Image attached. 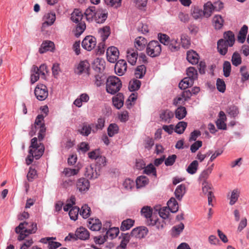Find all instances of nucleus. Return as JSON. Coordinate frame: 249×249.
Returning <instances> with one entry per match:
<instances>
[{
    "instance_id": "obj_22",
    "label": "nucleus",
    "mask_w": 249,
    "mask_h": 249,
    "mask_svg": "<svg viewBox=\"0 0 249 249\" xmlns=\"http://www.w3.org/2000/svg\"><path fill=\"white\" fill-rule=\"evenodd\" d=\"M89 68V64L87 60L80 61L78 64L75 71L76 73L80 74L83 72H87Z\"/></svg>"
},
{
    "instance_id": "obj_9",
    "label": "nucleus",
    "mask_w": 249,
    "mask_h": 249,
    "mask_svg": "<svg viewBox=\"0 0 249 249\" xmlns=\"http://www.w3.org/2000/svg\"><path fill=\"white\" fill-rule=\"evenodd\" d=\"M96 45V39L92 36H87L82 42V47L90 51L95 48Z\"/></svg>"
},
{
    "instance_id": "obj_5",
    "label": "nucleus",
    "mask_w": 249,
    "mask_h": 249,
    "mask_svg": "<svg viewBox=\"0 0 249 249\" xmlns=\"http://www.w3.org/2000/svg\"><path fill=\"white\" fill-rule=\"evenodd\" d=\"M122 87L120 79L115 76H110L108 77L106 82V90L107 92L114 94L118 92Z\"/></svg>"
},
{
    "instance_id": "obj_32",
    "label": "nucleus",
    "mask_w": 249,
    "mask_h": 249,
    "mask_svg": "<svg viewBox=\"0 0 249 249\" xmlns=\"http://www.w3.org/2000/svg\"><path fill=\"white\" fill-rule=\"evenodd\" d=\"M138 53L133 50H128L127 51V58L128 63L132 65L136 64L137 58Z\"/></svg>"
},
{
    "instance_id": "obj_47",
    "label": "nucleus",
    "mask_w": 249,
    "mask_h": 249,
    "mask_svg": "<svg viewBox=\"0 0 249 249\" xmlns=\"http://www.w3.org/2000/svg\"><path fill=\"white\" fill-rule=\"evenodd\" d=\"M180 41L182 47L185 49H188L191 45L189 37L186 34H182L180 36Z\"/></svg>"
},
{
    "instance_id": "obj_4",
    "label": "nucleus",
    "mask_w": 249,
    "mask_h": 249,
    "mask_svg": "<svg viewBox=\"0 0 249 249\" xmlns=\"http://www.w3.org/2000/svg\"><path fill=\"white\" fill-rule=\"evenodd\" d=\"M36 127L39 128V132L38 133V142H40L43 139L46 131V128L44 123V117L42 115H38L36 119L34 124L32 125L31 130L29 133L31 137L35 134L34 128L36 129Z\"/></svg>"
},
{
    "instance_id": "obj_31",
    "label": "nucleus",
    "mask_w": 249,
    "mask_h": 249,
    "mask_svg": "<svg viewBox=\"0 0 249 249\" xmlns=\"http://www.w3.org/2000/svg\"><path fill=\"white\" fill-rule=\"evenodd\" d=\"M185 193L186 187L185 185L183 184L178 185L174 193L176 197L178 200H181Z\"/></svg>"
},
{
    "instance_id": "obj_35",
    "label": "nucleus",
    "mask_w": 249,
    "mask_h": 249,
    "mask_svg": "<svg viewBox=\"0 0 249 249\" xmlns=\"http://www.w3.org/2000/svg\"><path fill=\"white\" fill-rule=\"evenodd\" d=\"M98 33L103 41H106L110 34V29L109 26H106L98 30Z\"/></svg>"
},
{
    "instance_id": "obj_3",
    "label": "nucleus",
    "mask_w": 249,
    "mask_h": 249,
    "mask_svg": "<svg viewBox=\"0 0 249 249\" xmlns=\"http://www.w3.org/2000/svg\"><path fill=\"white\" fill-rule=\"evenodd\" d=\"M158 37L160 42L168 46V49L172 52L178 51L180 48V43L177 38L170 37L165 34H159Z\"/></svg>"
},
{
    "instance_id": "obj_58",
    "label": "nucleus",
    "mask_w": 249,
    "mask_h": 249,
    "mask_svg": "<svg viewBox=\"0 0 249 249\" xmlns=\"http://www.w3.org/2000/svg\"><path fill=\"white\" fill-rule=\"evenodd\" d=\"M78 172V169L65 168L62 172V175H64L65 177H70L77 175Z\"/></svg>"
},
{
    "instance_id": "obj_55",
    "label": "nucleus",
    "mask_w": 249,
    "mask_h": 249,
    "mask_svg": "<svg viewBox=\"0 0 249 249\" xmlns=\"http://www.w3.org/2000/svg\"><path fill=\"white\" fill-rule=\"evenodd\" d=\"M146 72V67L144 65L137 67L135 72V75L137 78H142Z\"/></svg>"
},
{
    "instance_id": "obj_61",
    "label": "nucleus",
    "mask_w": 249,
    "mask_h": 249,
    "mask_svg": "<svg viewBox=\"0 0 249 249\" xmlns=\"http://www.w3.org/2000/svg\"><path fill=\"white\" fill-rule=\"evenodd\" d=\"M170 212L167 207H163L159 210V213L162 219H166L168 218Z\"/></svg>"
},
{
    "instance_id": "obj_15",
    "label": "nucleus",
    "mask_w": 249,
    "mask_h": 249,
    "mask_svg": "<svg viewBox=\"0 0 249 249\" xmlns=\"http://www.w3.org/2000/svg\"><path fill=\"white\" fill-rule=\"evenodd\" d=\"M127 69V63L123 59L119 60L115 65V71L119 76L124 75Z\"/></svg>"
},
{
    "instance_id": "obj_18",
    "label": "nucleus",
    "mask_w": 249,
    "mask_h": 249,
    "mask_svg": "<svg viewBox=\"0 0 249 249\" xmlns=\"http://www.w3.org/2000/svg\"><path fill=\"white\" fill-rule=\"evenodd\" d=\"M87 226L92 231H98L102 227V223L98 219L90 218L88 221Z\"/></svg>"
},
{
    "instance_id": "obj_60",
    "label": "nucleus",
    "mask_w": 249,
    "mask_h": 249,
    "mask_svg": "<svg viewBox=\"0 0 249 249\" xmlns=\"http://www.w3.org/2000/svg\"><path fill=\"white\" fill-rule=\"evenodd\" d=\"M90 208L86 204L83 205L79 211V214L84 218H88L90 215Z\"/></svg>"
},
{
    "instance_id": "obj_39",
    "label": "nucleus",
    "mask_w": 249,
    "mask_h": 249,
    "mask_svg": "<svg viewBox=\"0 0 249 249\" xmlns=\"http://www.w3.org/2000/svg\"><path fill=\"white\" fill-rule=\"evenodd\" d=\"M187 114V110L185 107L180 106L178 107L175 112V115L176 118L178 120L183 119Z\"/></svg>"
},
{
    "instance_id": "obj_27",
    "label": "nucleus",
    "mask_w": 249,
    "mask_h": 249,
    "mask_svg": "<svg viewBox=\"0 0 249 249\" xmlns=\"http://www.w3.org/2000/svg\"><path fill=\"white\" fill-rule=\"evenodd\" d=\"M97 9V8L95 6H92L89 7L86 10L84 14L86 19L88 21L91 22L94 20Z\"/></svg>"
},
{
    "instance_id": "obj_19",
    "label": "nucleus",
    "mask_w": 249,
    "mask_h": 249,
    "mask_svg": "<svg viewBox=\"0 0 249 249\" xmlns=\"http://www.w3.org/2000/svg\"><path fill=\"white\" fill-rule=\"evenodd\" d=\"M217 49L218 52L222 55H225L228 52V48L232 46H229L223 39H219L217 42Z\"/></svg>"
},
{
    "instance_id": "obj_64",
    "label": "nucleus",
    "mask_w": 249,
    "mask_h": 249,
    "mask_svg": "<svg viewBox=\"0 0 249 249\" xmlns=\"http://www.w3.org/2000/svg\"><path fill=\"white\" fill-rule=\"evenodd\" d=\"M105 3L108 6L118 8L121 5L122 0H104Z\"/></svg>"
},
{
    "instance_id": "obj_21",
    "label": "nucleus",
    "mask_w": 249,
    "mask_h": 249,
    "mask_svg": "<svg viewBox=\"0 0 249 249\" xmlns=\"http://www.w3.org/2000/svg\"><path fill=\"white\" fill-rule=\"evenodd\" d=\"M54 49V44L51 41H45L43 42L39 49V52L43 53L47 51H53Z\"/></svg>"
},
{
    "instance_id": "obj_16",
    "label": "nucleus",
    "mask_w": 249,
    "mask_h": 249,
    "mask_svg": "<svg viewBox=\"0 0 249 249\" xmlns=\"http://www.w3.org/2000/svg\"><path fill=\"white\" fill-rule=\"evenodd\" d=\"M215 10H217L216 7L210 1H208L204 4L203 10H202L204 17L207 18L210 17L213 13Z\"/></svg>"
},
{
    "instance_id": "obj_25",
    "label": "nucleus",
    "mask_w": 249,
    "mask_h": 249,
    "mask_svg": "<svg viewBox=\"0 0 249 249\" xmlns=\"http://www.w3.org/2000/svg\"><path fill=\"white\" fill-rule=\"evenodd\" d=\"M89 97L87 93L81 94L73 102V104L78 107H82L83 103H87Z\"/></svg>"
},
{
    "instance_id": "obj_59",
    "label": "nucleus",
    "mask_w": 249,
    "mask_h": 249,
    "mask_svg": "<svg viewBox=\"0 0 249 249\" xmlns=\"http://www.w3.org/2000/svg\"><path fill=\"white\" fill-rule=\"evenodd\" d=\"M144 172L147 175H152L155 177H156L157 176L156 168L152 163L148 164L145 167Z\"/></svg>"
},
{
    "instance_id": "obj_23",
    "label": "nucleus",
    "mask_w": 249,
    "mask_h": 249,
    "mask_svg": "<svg viewBox=\"0 0 249 249\" xmlns=\"http://www.w3.org/2000/svg\"><path fill=\"white\" fill-rule=\"evenodd\" d=\"M186 58L189 63L194 65L197 64L198 62L199 56L196 52L193 50H189L187 52Z\"/></svg>"
},
{
    "instance_id": "obj_49",
    "label": "nucleus",
    "mask_w": 249,
    "mask_h": 249,
    "mask_svg": "<svg viewBox=\"0 0 249 249\" xmlns=\"http://www.w3.org/2000/svg\"><path fill=\"white\" fill-rule=\"evenodd\" d=\"M231 61L233 66H238L242 63L241 55L237 52H235L231 56Z\"/></svg>"
},
{
    "instance_id": "obj_14",
    "label": "nucleus",
    "mask_w": 249,
    "mask_h": 249,
    "mask_svg": "<svg viewBox=\"0 0 249 249\" xmlns=\"http://www.w3.org/2000/svg\"><path fill=\"white\" fill-rule=\"evenodd\" d=\"M107 17V12L102 8H97L94 20L96 23H102L105 21Z\"/></svg>"
},
{
    "instance_id": "obj_45",
    "label": "nucleus",
    "mask_w": 249,
    "mask_h": 249,
    "mask_svg": "<svg viewBox=\"0 0 249 249\" xmlns=\"http://www.w3.org/2000/svg\"><path fill=\"white\" fill-rule=\"evenodd\" d=\"M213 25L216 29H220L222 27L224 20L220 15H215L213 18Z\"/></svg>"
},
{
    "instance_id": "obj_28",
    "label": "nucleus",
    "mask_w": 249,
    "mask_h": 249,
    "mask_svg": "<svg viewBox=\"0 0 249 249\" xmlns=\"http://www.w3.org/2000/svg\"><path fill=\"white\" fill-rule=\"evenodd\" d=\"M164 220V219H163L157 218L155 216L152 217L150 220V222H149L148 224L149 225L155 226L158 229L161 230L162 229L165 225Z\"/></svg>"
},
{
    "instance_id": "obj_50",
    "label": "nucleus",
    "mask_w": 249,
    "mask_h": 249,
    "mask_svg": "<svg viewBox=\"0 0 249 249\" xmlns=\"http://www.w3.org/2000/svg\"><path fill=\"white\" fill-rule=\"evenodd\" d=\"M198 166V161L196 160L193 161L186 169V171L191 175L195 174L197 169Z\"/></svg>"
},
{
    "instance_id": "obj_8",
    "label": "nucleus",
    "mask_w": 249,
    "mask_h": 249,
    "mask_svg": "<svg viewBox=\"0 0 249 249\" xmlns=\"http://www.w3.org/2000/svg\"><path fill=\"white\" fill-rule=\"evenodd\" d=\"M84 175L89 179H96L100 176V170L95 165H88L85 168Z\"/></svg>"
},
{
    "instance_id": "obj_42",
    "label": "nucleus",
    "mask_w": 249,
    "mask_h": 249,
    "mask_svg": "<svg viewBox=\"0 0 249 249\" xmlns=\"http://www.w3.org/2000/svg\"><path fill=\"white\" fill-rule=\"evenodd\" d=\"M40 74L38 72V67L34 66L31 70V82L32 84H34L36 82L39 78Z\"/></svg>"
},
{
    "instance_id": "obj_54",
    "label": "nucleus",
    "mask_w": 249,
    "mask_h": 249,
    "mask_svg": "<svg viewBox=\"0 0 249 249\" xmlns=\"http://www.w3.org/2000/svg\"><path fill=\"white\" fill-rule=\"evenodd\" d=\"M141 82L137 79H134L130 81L128 88L131 91L137 90L140 88Z\"/></svg>"
},
{
    "instance_id": "obj_6",
    "label": "nucleus",
    "mask_w": 249,
    "mask_h": 249,
    "mask_svg": "<svg viewBox=\"0 0 249 249\" xmlns=\"http://www.w3.org/2000/svg\"><path fill=\"white\" fill-rule=\"evenodd\" d=\"M161 52V46L158 41H151L147 45L146 52L151 57L159 56Z\"/></svg>"
},
{
    "instance_id": "obj_26",
    "label": "nucleus",
    "mask_w": 249,
    "mask_h": 249,
    "mask_svg": "<svg viewBox=\"0 0 249 249\" xmlns=\"http://www.w3.org/2000/svg\"><path fill=\"white\" fill-rule=\"evenodd\" d=\"M75 235L77 238L84 240L88 239L89 236L88 230L83 227L78 228L75 231Z\"/></svg>"
},
{
    "instance_id": "obj_38",
    "label": "nucleus",
    "mask_w": 249,
    "mask_h": 249,
    "mask_svg": "<svg viewBox=\"0 0 249 249\" xmlns=\"http://www.w3.org/2000/svg\"><path fill=\"white\" fill-rule=\"evenodd\" d=\"M142 215L147 219V222H150V220L152 217V210L148 206L143 207L141 210Z\"/></svg>"
},
{
    "instance_id": "obj_2",
    "label": "nucleus",
    "mask_w": 249,
    "mask_h": 249,
    "mask_svg": "<svg viewBox=\"0 0 249 249\" xmlns=\"http://www.w3.org/2000/svg\"><path fill=\"white\" fill-rule=\"evenodd\" d=\"M37 230V224L33 222L20 223L18 226L15 229V231L19 233L18 240H23L29 234L35 233Z\"/></svg>"
},
{
    "instance_id": "obj_48",
    "label": "nucleus",
    "mask_w": 249,
    "mask_h": 249,
    "mask_svg": "<svg viewBox=\"0 0 249 249\" xmlns=\"http://www.w3.org/2000/svg\"><path fill=\"white\" fill-rule=\"evenodd\" d=\"M149 180L145 176H140L136 180V184L137 188H141L144 187L148 183Z\"/></svg>"
},
{
    "instance_id": "obj_37",
    "label": "nucleus",
    "mask_w": 249,
    "mask_h": 249,
    "mask_svg": "<svg viewBox=\"0 0 249 249\" xmlns=\"http://www.w3.org/2000/svg\"><path fill=\"white\" fill-rule=\"evenodd\" d=\"M94 126V124L93 123L90 124L84 123L80 131L81 134L83 136H88L92 132V129Z\"/></svg>"
},
{
    "instance_id": "obj_51",
    "label": "nucleus",
    "mask_w": 249,
    "mask_h": 249,
    "mask_svg": "<svg viewBox=\"0 0 249 249\" xmlns=\"http://www.w3.org/2000/svg\"><path fill=\"white\" fill-rule=\"evenodd\" d=\"M119 233L118 228L112 227L109 228L106 232V236L107 238L113 239L117 237Z\"/></svg>"
},
{
    "instance_id": "obj_52",
    "label": "nucleus",
    "mask_w": 249,
    "mask_h": 249,
    "mask_svg": "<svg viewBox=\"0 0 249 249\" xmlns=\"http://www.w3.org/2000/svg\"><path fill=\"white\" fill-rule=\"evenodd\" d=\"M187 126V123L186 122L182 121L178 122L176 125L175 128V131L179 134H182Z\"/></svg>"
},
{
    "instance_id": "obj_11",
    "label": "nucleus",
    "mask_w": 249,
    "mask_h": 249,
    "mask_svg": "<svg viewBox=\"0 0 249 249\" xmlns=\"http://www.w3.org/2000/svg\"><path fill=\"white\" fill-rule=\"evenodd\" d=\"M148 230L145 227H139L133 229L131 232V237L142 239L147 234Z\"/></svg>"
},
{
    "instance_id": "obj_53",
    "label": "nucleus",
    "mask_w": 249,
    "mask_h": 249,
    "mask_svg": "<svg viewBox=\"0 0 249 249\" xmlns=\"http://www.w3.org/2000/svg\"><path fill=\"white\" fill-rule=\"evenodd\" d=\"M239 195L240 192L237 189H234L231 192V195L230 197V205H233L236 203L239 197Z\"/></svg>"
},
{
    "instance_id": "obj_10",
    "label": "nucleus",
    "mask_w": 249,
    "mask_h": 249,
    "mask_svg": "<svg viewBox=\"0 0 249 249\" xmlns=\"http://www.w3.org/2000/svg\"><path fill=\"white\" fill-rule=\"evenodd\" d=\"M107 58L110 63H115L119 57V52L118 49L114 46H111L107 50Z\"/></svg>"
},
{
    "instance_id": "obj_46",
    "label": "nucleus",
    "mask_w": 249,
    "mask_h": 249,
    "mask_svg": "<svg viewBox=\"0 0 249 249\" xmlns=\"http://www.w3.org/2000/svg\"><path fill=\"white\" fill-rule=\"evenodd\" d=\"M82 18L83 13L78 9H75L71 14V19L75 23L81 21Z\"/></svg>"
},
{
    "instance_id": "obj_36",
    "label": "nucleus",
    "mask_w": 249,
    "mask_h": 249,
    "mask_svg": "<svg viewBox=\"0 0 249 249\" xmlns=\"http://www.w3.org/2000/svg\"><path fill=\"white\" fill-rule=\"evenodd\" d=\"M184 228V225L182 223H180L178 225L174 226L171 229V235L173 237L178 236L183 231Z\"/></svg>"
},
{
    "instance_id": "obj_56",
    "label": "nucleus",
    "mask_w": 249,
    "mask_h": 249,
    "mask_svg": "<svg viewBox=\"0 0 249 249\" xmlns=\"http://www.w3.org/2000/svg\"><path fill=\"white\" fill-rule=\"evenodd\" d=\"M119 130V127L118 125L115 124H110L107 128V134L108 135L112 137L114 136L115 134L118 133Z\"/></svg>"
},
{
    "instance_id": "obj_29",
    "label": "nucleus",
    "mask_w": 249,
    "mask_h": 249,
    "mask_svg": "<svg viewBox=\"0 0 249 249\" xmlns=\"http://www.w3.org/2000/svg\"><path fill=\"white\" fill-rule=\"evenodd\" d=\"M113 106L117 109L121 108L124 105V96L120 93L117 94L112 98Z\"/></svg>"
},
{
    "instance_id": "obj_1",
    "label": "nucleus",
    "mask_w": 249,
    "mask_h": 249,
    "mask_svg": "<svg viewBox=\"0 0 249 249\" xmlns=\"http://www.w3.org/2000/svg\"><path fill=\"white\" fill-rule=\"evenodd\" d=\"M29 155L26 159V163L29 165L33 161V158L39 159L43 155L44 151V146L42 143L38 142L37 138L35 137L31 140L30 146Z\"/></svg>"
},
{
    "instance_id": "obj_13",
    "label": "nucleus",
    "mask_w": 249,
    "mask_h": 249,
    "mask_svg": "<svg viewBox=\"0 0 249 249\" xmlns=\"http://www.w3.org/2000/svg\"><path fill=\"white\" fill-rule=\"evenodd\" d=\"M55 18V14L54 13L50 12L45 14L43 17L44 22L42 25V28L45 29L53 25Z\"/></svg>"
},
{
    "instance_id": "obj_20",
    "label": "nucleus",
    "mask_w": 249,
    "mask_h": 249,
    "mask_svg": "<svg viewBox=\"0 0 249 249\" xmlns=\"http://www.w3.org/2000/svg\"><path fill=\"white\" fill-rule=\"evenodd\" d=\"M220 39H223V40L227 43L229 46H233L235 41L234 34L231 31L224 32L223 38Z\"/></svg>"
},
{
    "instance_id": "obj_40",
    "label": "nucleus",
    "mask_w": 249,
    "mask_h": 249,
    "mask_svg": "<svg viewBox=\"0 0 249 249\" xmlns=\"http://www.w3.org/2000/svg\"><path fill=\"white\" fill-rule=\"evenodd\" d=\"M134 220L132 219H127L122 221L120 229L122 231L129 230L134 224Z\"/></svg>"
},
{
    "instance_id": "obj_30",
    "label": "nucleus",
    "mask_w": 249,
    "mask_h": 249,
    "mask_svg": "<svg viewBox=\"0 0 249 249\" xmlns=\"http://www.w3.org/2000/svg\"><path fill=\"white\" fill-rule=\"evenodd\" d=\"M174 115V113L168 109L162 110L160 113V119L162 121L169 123Z\"/></svg>"
},
{
    "instance_id": "obj_12",
    "label": "nucleus",
    "mask_w": 249,
    "mask_h": 249,
    "mask_svg": "<svg viewBox=\"0 0 249 249\" xmlns=\"http://www.w3.org/2000/svg\"><path fill=\"white\" fill-rule=\"evenodd\" d=\"M90 183L88 179L81 178L78 179L76 182V188L80 192H85L89 190Z\"/></svg>"
},
{
    "instance_id": "obj_63",
    "label": "nucleus",
    "mask_w": 249,
    "mask_h": 249,
    "mask_svg": "<svg viewBox=\"0 0 249 249\" xmlns=\"http://www.w3.org/2000/svg\"><path fill=\"white\" fill-rule=\"evenodd\" d=\"M231 71V65L230 62L225 61L223 64V74L226 77H229Z\"/></svg>"
},
{
    "instance_id": "obj_57",
    "label": "nucleus",
    "mask_w": 249,
    "mask_h": 249,
    "mask_svg": "<svg viewBox=\"0 0 249 249\" xmlns=\"http://www.w3.org/2000/svg\"><path fill=\"white\" fill-rule=\"evenodd\" d=\"M79 213V208L76 206H73L72 207L69 213L70 218L74 221H75L78 217V214Z\"/></svg>"
},
{
    "instance_id": "obj_7",
    "label": "nucleus",
    "mask_w": 249,
    "mask_h": 249,
    "mask_svg": "<svg viewBox=\"0 0 249 249\" xmlns=\"http://www.w3.org/2000/svg\"><path fill=\"white\" fill-rule=\"evenodd\" d=\"M35 95L39 101L45 100L48 96L47 87L43 84H38L34 90Z\"/></svg>"
},
{
    "instance_id": "obj_44",
    "label": "nucleus",
    "mask_w": 249,
    "mask_h": 249,
    "mask_svg": "<svg viewBox=\"0 0 249 249\" xmlns=\"http://www.w3.org/2000/svg\"><path fill=\"white\" fill-rule=\"evenodd\" d=\"M186 74L188 78L191 79L193 81L197 79L198 73L197 70L193 67L188 68L186 70Z\"/></svg>"
},
{
    "instance_id": "obj_62",
    "label": "nucleus",
    "mask_w": 249,
    "mask_h": 249,
    "mask_svg": "<svg viewBox=\"0 0 249 249\" xmlns=\"http://www.w3.org/2000/svg\"><path fill=\"white\" fill-rule=\"evenodd\" d=\"M86 24L85 23L80 22L77 25L75 31V36L77 37L79 36L85 31L86 29Z\"/></svg>"
},
{
    "instance_id": "obj_43",
    "label": "nucleus",
    "mask_w": 249,
    "mask_h": 249,
    "mask_svg": "<svg viewBox=\"0 0 249 249\" xmlns=\"http://www.w3.org/2000/svg\"><path fill=\"white\" fill-rule=\"evenodd\" d=\"M194 82V81L186 77L180 82L178 84V87L181 89H185L188 87L192 86L193 85Z\"/></svg>"
},
{
    "instance_id": "obj_33",
    "label": "nucleus",
    "mask_w": 249,
    "mask_h": 249,
    "mask_svg": "<svg viewBox=\"0 0 249 249\" xmlns=\"http://www.w3.org/2000/svg\"><path fill=\"white\" fill-rule=\"evenodd\" d=\"M248 31V27L246 25L241 28L237 36V40L239 43H243L245 41Z\"/></svg>"
},
{
    "instance_id": "obj_24",
    "label": "nucleus",
    "mask_w": 249,
    "mask_h": 249,
    "mask_svg": "<svg viewBox=\"0 0 249 249\" xmlns=\"http://www.w3.org/2000/svg\"><path fill=\"white\" fill-rule=\"evenodd\" d=\"M147 43V40L144 37L138 36L135 40L134 45L137 50L142 51L145 48Z\"/></svg>"
},
{
    "instance_id": "obj_34",
    "label": "nucleus",
    "mask_w": 249,
    "mask_h": 249,
    "mask_svg": "<svg viewBox=\"0 0 249 249\" xmlns=\"http://www.w3.org/2000/svg\"><path fill=\"white\" fill-rule=\"evenodd\" d=\"M167 207L169 209L170 212L174 213L178 211V205L175 198H171L170 200L167 202Z\"/></svg>"
},
{
    "instance_id": "obj_17",
    "label": "nucleus",
    "mask_w": 249,
    "mask_h": 249,
    "mask_svg": "<svg viewBox=\"0 0 249 249\" xmlns=\"http://www.w3.org/2000/svg\"><path fill=\"white\" fill-rule=\"evenodd\" d=\"M202 9L198 6H193L190 10V14L195 20L202 19L204 17Z\"/></svg>"
},
{
    "instance_id": "obj_41",
    "label": "nucleus",
    "mask_w": 249,
    "mask_h": 249,
    "mask_svg": "<svg viewBox=\"0 0 249 249\" xmlns=\"http://www.w3.org/2000/svg\"><path fill=\"white\" fill-rule=\"evenodd\" d=\"M105 119L104 118L100 117L98 119L97 122L94 124V126L93 127L92 132L96 133L98 130H102L105 126Z\"/></svg>"
}]
</instances>
